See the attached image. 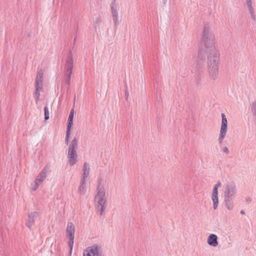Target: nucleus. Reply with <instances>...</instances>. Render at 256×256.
Masks as SVG:
<instances>
[{"mask_svg":"<svg viewBox=\"0 0 256 256\" xmlns=\"http://www.w3.org/2000/svg\"><path fill=\"white\" fill-rule=\"evenodd\" d=\"M208 72L210 78L214 80L219 74L220 54L214 52L208 54Z\"/></svg>","mask_w":256,"mask_h":256,"instance_id":"nucleus-1","label":"nucleus"},{"mask_svg":"<svg viewBox=\"0 0 256 256\" xmlns=\"http://www.w3.org/2000/svg\"><path fill=\"white\" fill-rule=\"evenodd\" d=\"M201 44L210 50L209 54L217 52L215 50V37L209 29H204L201 40Z\"/></svg>","mask_w":256,"mask_h":256,"instance_id":"nucleus-2","label":"nucleus"},{"mask_svg":"<svg viewBox=\"0 0 256 256\" xmlns=\"http://www.w3.org/2000/svg\"><path fill=\"white\" fill-rule=\"evenodd\" d=\"M95 205L100 215L103 214L106 207V199L105 191L100 190L94 198Z\"/></svg>","mask_w":256,"mask_h":256,"instance_id":"nucleus-3","label":"nucleus"},{"mask_svg":"<svg viewBox=\"0 0 256 256\" xmlns=\"http://www.w3.org/2000/svg\"><path fill=\"white\" fill-rule=\"evenodd\" d=\"M78 148V142L76 138H74L70 144L68 152V164L73 166L77 162L78 155L76 149Z\"/></svg>","mask_w":256,"mask_h":256,"instance_id":"nucleus-4","label":"nucleus"},{"mask_svg":"<svg viewBox=\"0 0 256 256\" xmlns=\"http://www.w3.org/2000/svg\"><path fill=\"white\" fill-rule=\"evenodd\" d=\"M44 74V71L43 70L40 69L38 71L36 77V92L34 93L36 102H38L39 100L40 91L42 89Z\"/></svg>","mask_w":256,"mask_h":256,"instance_id":"nucleus-5","label":"nucleus"},{"mask_svg":"<svg viewBox=\"0 0 256 256\" xmlns=\"http://www.w3.org/2000/svg\"><path fill=\"white\" fill-rule=\"evenodd\" d=\"M75 227L72 222L68 223L66 230V236L69 240L68 246L70 248V255H71L74 244Z\"/></svg>","mask_w":256,"mask_h":256,"instance_id":"nucleus-6","label":"nucleus"},{"mask_svg":"<svg viewBox=\"0 0 256 256\" xmlns=\"http://www.w3.org/2000/svg\"><path fill=\"white\" fill-rule=\"evenodd\" d=\"M222 116V124L220 126V133L218 137V142L220 144H222L225 138L228 129V120L225 114L223 113L221 114Z\"/></svg>","mask_w":256,"mask_h":256,"instance_id":"nucleus-7","label":"nucleus"},{"mask_svg":"<svg viewBox=\"0 0 256 256\" xmlns=\"http://www.w3.org/2000/svg\"><path fill=\"white\" fill-rule=\"evenodd\" d=\"M100 248L96 245L88 246L84 250L83 256H100Z\"/></svg>","mask_w":256,"mask_h":256,"instance_id":"nucleus-8","label":"nucleus"},{"mask_svg":"<svg viewBox=\"0 0 256 256\" xmlns=\"http://www.w3.org/2000/svg\"><path fill=\"white\" fill-rule=\"evenodd\" d=\"M46 171L45 170H42L37 176L35 180L34 184L32 186V188L33 190H36L39 185L41 184L46 177Z\"/></svg>","mask_w":256,"mask_h":256,"instance_id":"nucleus-9","label":"nucleus"},{"mask_svg":"<svg viewBox=\"0 0 256 256\" xmlns=\"http://www.w3.org/2000/svg\"><path fill=\"white\" fill-rule=\"evenodd\" d=\"M220 183L218 182L216 184L212 190V199L214 202V208L216 209L218 204V188L220 186Z\"/></svg>","mask_w":256,"mask_h":256,"instance_id":"nucleus-10","label":"nucleus"},{"mask_svg":"<svg viewBox=\"0 0 256 256\" xmlns=\"http://www.w3.org/2000/svg\"><path fill=\"white\" fill-rule=\"evenodd\" d=\"M38 216V213L37 212H31L28 214V218L26 222V226L31 228L35 222Z\"/></svg>","mask_w":256,"mask_h":256,"instance_id":"nucleus-11","label":"nucleus"},{"mask_svg":"<svg viewBox=\"0 0 256 256\" xmlns=\"http://www.w3.org/2000/svg\"><path fill=\"white\" fill-rule=\"evenodd\" d=\"M73 59L72 56H70L68 58L66 64V70L67 75H68V80L69 82L71 75L72 72V68H73Z\"/></svg>","mask_w":256,"mask_h":256,"instance_id":"nucleus-12","label":"nucleus"},{"mask_svg":"<svg viewBox=\"0 0 256 256\" xmlns=\"http://www.w3.org/2000/svg\"><path fill=\"white\" fill-rule=\"evenodd\" d=\"M208 243L212 246H216L218 245V236L216 235L210 234L208 238Z\"/></svg>","mask_w":256,"mask_h":256,"instance_id":"nucleus-13","label":"nucleus"},{"mask_svg":"<svg viewBox=\"0 0 256 256\" xmlns=\"http://www.w3.org/2000/svg\"><path fill=\"white\" fill-rule=\"evenodd\" d=\"M86 180L82 179L78 188V192L82 195L85 194L86 192Z\"/></svg>","mask_w":256,"mask_h":256,"instance_id":"nucleus-14","label":"nucleus"},{"mask_svg":"<svg viewBox=\"0 0 256 256\" xmlns=\"http://www.w3.org/2000/svg\"><path fill=\"white\" fill-rule=\"evenodd\" d=\"M90 171V168L89 167L88 164L85 162L84 164V168H83V178L82 179L86 180L88 177Z\"/></svg>","mask_w":256,"mask_h":256,"instance_id":"nucleus-15","label":"nucleus"},{"mask_svg":"<svg viewBox=\"0 0 256 256\" xmlns=\"http://www.w3.org/2000/svg\"><path fill=\"white\" fill-rule=\"evenodd\" d=\"M236 194V190L234 188H228L226 192L225 199L230 198V196H234Z\"/></svg>","mask_w":256,"mask_h":256,"instance_id":"nucleus-16","label":"nucleus"},{"mask_svg":"<svg viewBox=\"0 0 256 256\" xmlns=\"http://www.w3.org/2000/svg\"><path fill=\"white\" fill-rule=\"evenodd\" d=\"M248 4L249 11L251 14V16H252V18L254 20L255 19V15H254V10L252 6V2H251L250 0L248 1Z\"/></svg>","mask_w":256,"mask_h":256,"instance_id":"nucleus-17","label":"nucleus"},{"mask_svg":"<svg viewBox=\"0 0 256 256\" xmlns=\"http://www.w3.org/2000/svg\"><path fill=\"white\" fill-rule=\"evenodd\" d=\"M226 201V206L227 208L229 210H230L233 208L232 203L230 201V198H228L225 199Z\"/></svg>","mask_w":256,"mask_h":256,"instance_id":"nucleus-18","label":"nucleus"},{"mask_svg":"<svg viewBox=\"0 0 256 256\" xmlns=\"http://www.w3.org/2000/svg\"><path fill=\"white\" fill-rule=\"evenodd\" d=\"M73 124V120H68V124L67 126L68 131H70L71 128H72Z\"/></svg>","mask_w":256,"mask_h":256,"instance_id":"nucleus-19","label":"nucleus"},{"mask_svg":"<svg viewBox=\"0 0 256 256\" xmlns=\"http://www.w3.org/2000/svg\"><path fill=\"white\" fill-rule=\"evenodd\" d=\"M44 119L47 120L49 118V112L48 107L46 106L44 108Z\"/></svg>","mask_w":256,"mask_h":256,"instance_id":"nucleus-20","label":"nucleus"},{"mask_svg":"<svg viewBox=\"0 0 256 256\" xmlns=\"http://www.w3.org/2000/svg\"><path fill=\"white\" fill-rule=\"evenodd\" d=\"M74 110L72 109L70 112V114L68 116V120H72L74 119Z\"/></svg>","mask_w":256,"mask_h":256,"instance_id":"nucleus-21","label":"nucleus"},{"mask_svg":"<svg viewBox=\"0 0 256 256\" xmlns=\"http://www.w3.org/2000/svg\"><path fill=\"white\" fill-rule=\"evenodd\" d=\"M70 131H68L66 130V141L68 143L69 140L70 135Z\"/></svg>","mask_w":256,"mask_h":256,"instance_id":"nucleus-22","label":"nucleus"},{"mask_svg":"<svg viewBox=\"0 0 256 256\" xmlns=\"http://www.w3.org/2000/svg\"><path fill=\"white\" fill-rule=\"evenodd\" d=\"M222 151H223L224 153H226V154H228L229 153V150H228V148L227 147H224V148H222Z\"/></svg>","mask_w":256,"mask_h":256,"instance_id":"nucleus-23","label":"nucleus"},{"mask_svg":"<svg viewBox=\"0 0 256 256\" xmlns=\"http://www.w3.org/2000/svg\"><path fill=\"white\" fill-rule=\"evenodd\" d=\"M240 213H241L242 214H245L244 210H242V211L240 212Z\"/></svg>","mask_w":256,"mask_h":256,"instance_id":"nucleus-24","label":"nucleus"}]
</instances>
